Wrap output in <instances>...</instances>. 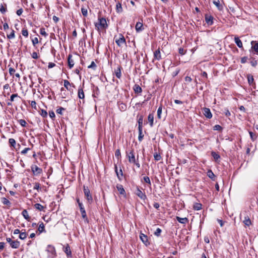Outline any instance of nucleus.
I'll return each instance as SVG.
<instances>
[{
	"label": "nucleus",
	"mask_w": 258,
	"mask_h": 258,
	"mask_svg": "<svg viewBox=\"0 0 258 258\" xmlns=\"http://www.w3.org/2000/svg\"><path fill=\"white\" fill-rule=\"evenodd\" d=\"M252 48L256 53H258V42L255 43V44L252 46Z\"/></svg>",
	"instance_id": "nucleus-64"
},
{
	"label": "nucleus",
	"mask_w": 258,
	"mask_h": 258,
	"mask_svg": "<svg viewBox=\"0 0 258 258\" xmlns=\"http://www.w3.org/2000/svg\"><path fill=\"white\" fill-rule=\"evenodd\" d=\"M34 207L40 211H42L44 209V207L39 203L35 204L34 205Z\"/></svg>",
	"instance_id": "nucleus-35"
},
{
	"label": "nucleus",
	"mask_w": 258,
	"mask_h": 258,
	"mask_svg": "<svg viewBox=\"0 0 258 258\" xmlns=\"http://www.w3.org/2000/svg\"><path fill=\"white\" fill-rule=\"evenodd\" d=\"M9 143L10 144L11 146H12L14 148L15 147L16 143V141L14 139H13V138L9 139Z\"/></svg>",
	"instance_id": "nucleus-39"
},
{
	"label": "nucleus",
	"mask_w": 258,
	"mask_h": 258,
	"mask_svg": "<svg viewBox=\"0 0 258 258\" xmlns=\"http://www.w3.org/2000/svg\"><path fill=\"white\" fill-rule=\"evenodd\" d=\"M40 183H38V182H35V183H34V187H33V189H36V190H38H38H39V188H40Z\"/></svg>",
	"instance_id": "nucleus-57"
},
{
	"label": "nucleus",
	"mask_w": 258,
	"mask_h": 258,
	"mask_svg": "<svg viewBox=\"0 0 258 258\" xmlns=\"http://www.w3.org/2000/svg\"><path fill=\"white\" fill-rule=\"evenodd\" d=\"M140 238L143 243H144L146 246H148L150 244L148 236L146 235L141 233L140 234Z\"/></svg>",
	"instance_id": "nucleus-9"
},
{
	"label": "nucleus",
	"mask_w": 258,
	"mask_h": 258,
	"mask_svg": "<svg viewBox=\"0 0 258 258\" xmlns=\"http://www.w3.org/2000/svg\"><path fill=\"white\" fill-rule=\"evenodd\" d=\"M116 10L118 13H120L122 12V8L121 3L118 2L116 5Z\"/></svg>",
	"instance_id": "nucleus-32"
},
{
	"label": "nucleus",
	"mask_w": 258,
	"mask_h": 258,
	"mask_svg": "<svg viewBox=\"0 0 258 258\" xmlns=\"http://www.w3.org/2000/svg\"><path fill=\"white\" fill-rule=\"evenodd\" d=\"M202 208V205L200 203H196L193 205V209L195 210L199 211Z\"/></svg>",
	"instance_id": "nucleus-29"
},
{
	"label": "nucleus",
	"mask_w": 258,
	"mask_h": 258,
	"mask_svg": "<svg viewBox=\"0 0 258 258\" xmlns=\"http://www.w3.org/2000/svg\"><path fill=\"white\" fill-rule=\"evenodd\" d=\"M38 230L40 233L45 232L44 225L43 222H41V223L39 224Z\"/></svg>",
	"instance_id": "nucleus-36"
},
{
	"label": "nucleus",
	"mask_w": 258,
	"mask_h": 258,
	"mask_svg": "<svg viewBox=\"0 0 258 258\" xmlns=\"http://www.w3.org/2000/svg\"><path fill=\"white\" fill-rule=\"evenodd\" d=\"M211 155L213 157L215 161H217L218 160L220 159V155L214 151H212L211 152Z\"/></svg>",
	"instance_id": "nucleus-31"
},
{
	"label": "nucleus",
	"mask_w": 258,
	"mask_h": 258,
	"mask_svg": "<svg viewBox=\"0 0 258 258\" xmlns=\"http://www.w3.org/2000/svg\"><path fill=\"white\" fill-rule=\"evenodd\" d=\"M33 45L35 46L36 44L38 43V40L37 37L34 38L32 40Z\"/></svg>",
	"instance_id": "nucleus-62"
},
{
	"label": "nucleus",
	"mask_w": 258,
	"mask_h": 258,
	"mask_svg": "<svg viewBox=\"0 0 258 258\" xmlns=\"http://www.w3.org/2000/svg\"><path fill=\"white\" fill-rule=\"evenodd\" d=\"M30 105L33 108H34L35 109H37L36 103L35 101H31L30 102Z\"/></svg>",
	"instance_id": "nucleus-60"
},
{
	"label": "nucleus",
	"mask_w": 258,
	"mask_h": 258,
	"mask_svg": "<svg viewBox=\"0 0 258 258\" xmlns=\"http://www.w3.org/2000/svg\"><path fill=\"white\" fill-rule=\"evenodd\" d=\"M64 110H65V108H63L62 107H59V108H58L56 109V112L57 114H62V111H64Z\"/></svg>",
	"instance_id": "nucleus-56"
},
{
	"label": "nucleus",
	"mask_w": 258,
	"mask_h": 258,
	"mask_svg": "<svg viewBox=\"0 0 258 258\" xmlns=\"http://www.w3.org/2000/svg\"><path fill=\"white\" fill-rule=\"evenodd\" d=\"M31 56L34 59H37L38 58V56L36 52H33L31 54Z\"/></svg>",
	"instance_id": "nucleus-63"
},
{
	"label": "nucleus",
	"mask_w": 258,
	"mask_h": 258,
	"mask_svg": "<svg viewBox=\"0 0 258 258\" xmlns=\"http://www.w3.org/2000/svg\"><path fill=\"white\" fill-rule=\"evenodd\" d=\"M3 203L4 205H8L10 204V202L7 199L4 198L3 199Z\"/></svg>",
	"instance_id": "nucleus-61"
},
{
	"label": "nucleus",
	"mask_w": 258,
	"mask_h": 258,
	"mask_svg": "<svg viewBox=\"0 0 258 258\" xmlns=\"http://www.w3.org/2000/svg\"><path fill=\"white\" fill-rule=\"evenodd\" d=\"M154 57L156 59L158 60H159L161 59V52L159 48L155 51L154 52Z\"/></svg>",
	"instance_id": "nucleus-19"
},
{
	"label": "nucleus",
	"mask_w": 258,
	"mask_h": 258,
	"mask_svg": "<svg viewBox=\"0 0 258 258\" xmlns=\"http://www.w3.org/2000/svg\"><path fill=\"white\" fill-rule=\"evenodd\" d=\"M119 38L115 40V42L119 47H120L122 44H126V40L122 34H119Z\"/></svg>",
	"instance_id": "nucleus-5"
},
{
	"label": "nucleus",
	"mask_w": 258,
	"mask_h": 258,
	"mask_svg": "<svg viewBox=\"0 0 258 258\" xmlns=\"http://www.w3.org/2000/svg\"><path fill=\"white\" fill-rule=\"evenodd\" d=\"M15 36V31L13 29L11 30V32L9 34H7V38L9 39L14 38Z\"/></svg>",
	"instance_id": "nucleus-40"
},
{
	"label": "nucleus",
	"mask_w": 258,
	"mask_h": 258,
	"mask_svg": "<svg viewBox=\"0 0 258 258\" xmlns=\"http://www.w3.org/2000/svg\"><path fill=\"white\" fill-rule=\"evenodd\" d=\"M18 122L22 126H23V127L26 126L27 123L24 119H19L18 120Z\"/></svg>",
	"instance_id": "nucleus-51"
},
{
	"label": "nucleus",
	"mask_w": 258,
	"mask_h": 258,
	"mask_svg": "<svg viewBox=\"0 0 258 258\" xmlns=\"http://www.w3.org/2000/svg\"><path fill=\"white\" fill-rule=\"evenodd\" d=\"M176 220L177 221L181 224H185L188 222V220L187 218H180L179 217H176Z\"/></svg>",
	"instance_id": "nucleus-28"
},
{
	"label": "nucleus",
	"mask_w": 258,
	"mask_h": 258,
	"mask_svg": "<svg viewBox=\"0 0 258 258\" xmlns=\"http://www.w3.org/2000/svg\"><path fill=\"white\" fill-rule=\"evenodd\" d=\"M133 90L135 93L141 95L142 92V88L138 84H135L133 87Z\"/></svg>",
	"instance_id": "nucleus-16"
},
{
	"label": "nucleus",
	"mask_w": 258,
	"mask_h": 258,
	"mask_svg": "<svg viewBox=\"0 0 258 258\" xmlns=\"http://www.w3.org/2000/svg\"><path fill=\"white\" fill-rule=\"evenodd\" d=\"M84 86V84L83 85ZM78 97L80 99H84L85 98V94L83 91V87L80 86L78 90Z\"/></svg>",
	"instance_id": "nucleus-11"
},
{
	"label": "nucleus",
	"mask_w": 258,
	"mask_h": 258,
	"mask_svg": "<svg viewBox=\"0 0 258 258\" xmlns=\"http://www.w3.org/2000/svg\"><path fill=\"white\" fill-rule=\"evenodd\" d=\"M162 111V105H160L157 110V117L159 119L161 118V115Z\"/></svg>",
	"instance_id": "nucleus-38"
},
{
	"label": "nucleus",
	"mask_w": 258,
	"mask_h": 258,
	"mask_svg": "<svg viewBox=\"0 0 258 258\" xmlns=\"http://www.w3.org/2000/svg\"><path fill=\"white\" fill-rule=\"evenodd\" d=\"M80 210V212H81L82 218L84 219L85 221L88 222L89 221H88V219L87 217V214H86V212L85 208H81Z\"/></svg>",
	"instance_id": "nucleus-20"
},
{
	"label": "nucleus",
	"mask_w": 258,
	"mask_h": 258,
	"mask_svg": "<svg viewBox=\"0 0 258 258\" xmlns=\"http://www.w3.org/2000/svg\"><path fill=\"white\" fill-rule=\"evenodd\" d=\"M139 130V137L138 140L140 142H141L143 139L144 135L142 133V129H138Z\"/></svg>",
	"instance_id": "nucleus-43"
},
{
	"label": "nucleus",
	"mask_w": 258,
	"mask_h": 258,
	"mask_svg": "<svg viewBox=\"0 0 258 258\" xmlns=\"http://www.w3.org/2000/svg\"><path fill=\"white\" fill-rule=\"evenodd\" d=\"M60 95L61 96V98L63 99H65L67 98L68 93L67 92V90L64 89V88H61L60 89Z\"/></svg>",
	"instance_id": "nucleus-33"
},
{
	"label": "nucleus",
	"mask_w": 258,
	"mask_h": 258,
	"mask_svg": "<svg viewBox=\"0 0 258 258\" xmlns=\"http://www.w3.org/2000/svg\"><path fill=\"white\" fill-rule=\"evenodd\" d=\"M115 156L118 159H119L121 158V153L119 149H117L115 152Z\"/></svg>",
	"instance_id": "nucleus-50"
},
{
	"label": "nucleus",
	"mask_w": 258,
	"mask_h": 258,
	"mask_svg": "<svg viewBox=\"0 0 258 258\" xmlns=\"http://www.w3.org/2000/svg\"><path fill=\"white\" fill-rule=\"evenodd\" d=\"M118 106L119 110L121 111H125L126 109L127 106L125 103L122 102H118Z\"/></svg>",
	"instance_id": "nucleus-27"
},
{
	"label": "nucleus",
	"mask_w": 258,
	"mask_h": 258,
	"mask_svg": "<svg viewBox=\"0 0 258 258\" xmlns=\"http://www.w3.org/2000/svg\"><path fill=\"white\" fill-rule=\"evenodd\" d=\"M234 41L239 48H242V43L238 37H235Z\"/></svg>",
	"instance_id": "nucleus-25"
},
{
	"label": "nucleus",
	"mask_w": 258,
	"mask_h": 258,
	"mask_svg": "<svg viewBox=\"0 0 258 258\" xmlns=\"http://www.w3.org/2000/svg\"><path fill=\"white\" fill-rule=\"evenodd\" d=\"M126 154H127V157L128 158V162L130 163H132L133 162H135V161H136L137 159H136V157H135L134 150L132 149V150H131L128 153H127L126 152Z\"/></svg>",
	"instance_id": "nucleus-6"
},
{
	"label": "nucleus",
	"mask_w": 258,
	"mask_h": 258,
	"mask_svg": "<svg viewBox=\"0 0 258 258\" xmlns=\"http://www.w3.org/2000/svg\"><path fill=\"white\" fill-rule=\"evenodd\" d=\"M64 252L68 256H71L72 252L69 246L65 248Z\"/></svg>",
	"instance_id": "nucleus-47"
},
{
	"label": "nucleus",
	"mask_w": 258,
	"mask_h": 258,
	"mask_svg": "<svg viewBox=\"0 0 258 258\" xmlns=\"http://www.w3.org/2000/svg\"><path fill=\"white\" fill-rule=\"evenodd\" d=\"M144 181L147 183L149 186L151 185V182L150 178L148 176H144L143 177Z\"/></svg>",
	"instance_id": "nucleus-45"
},
{
	"label": "nucleus",
	"mask_w": 258,
	"mask_h": 258,
	"mask_svg": "<svg viewBox=\"0 0 258 258\" xmlns=\"http://www.w3.org/2000/svg\"><path fill=\"white\" fill-rule=\"evenodd\" d=\"M207 176L210 178L212 180H215V175L214 174V173L213 172V171H212V170L211 169H209L207 172Z\"/></svg>",
	"instance_id": "nucleus-21"
},
{
	"label": "nucleus",
	"mask_w": 258,
	"mask_h": 258,
	"mask_svg": "<svg viewBox=\"0 0 258 258\" xmlns=\"http://www.w3.org/2000/svg\"><path fill=\"white\" fill-rule=\"evenodd\" d=\"M0 12L2 14H5L7 12V5L6 4L0 5Z\"/></svg>",
	"instance_id": "nucleus-34"
},
{
	"label": "nucleus",
	"mask_w": 258,
	"mask_h": 258,
	"mask_svg": "<svg viewBox=\"0 0 258 258\" xmlns=\"http://www.w3.org/2000/svg\"><path fill=\"white\" fill-rule=\"evenodd\" d=\"M46 250L48 252V257L52 258L56 255L55 249L53 246L48 245Z\"/></svg>",
	"instance_id": "nucleus-3"
},
{
	"label": "nucleus",
	"mask_w": 258,
	"mask_h": 258,
	"mask_svg": "<svg viewBox=\"0 0 258 258\" xmlns=\"http://www.w3.org/2000/svg\"><path fill=\"white\" fill-rule=\"evenodd\" d=\"M99 23H96L95 26L96 29L99 31L100 29H105L108 25L106 23V19L104 18H99Z\"/></svg>",
	"instance_id": "nucleus-1"
},
{
	"label": "nucleus",
	"mask_w": 258,
	"mask_h": 258,
	"mask_svg": "<svg viewBox=\"0 0 258 258\" xmlns=\"http://www.w3.org/2000/svg\"><path fill=\"white\" fill-rule=\"evenodd\" d=\"M88 68L89 69H92L93 70H95L96 69V68H97V66L96 64H95V63L94 62V61H92L90 64V65H89L88 67Z\"/></svg>",
	"instance_id": "nucleus-48"
},
{
	"label": "nucleus",
	"mask_w": 258,
	"mask_h": 258,
	"mask_svg": "<svg viewBox=\"0 0 258 258\" xmlns=\"http://www.w3.org/2000/svg\"><path fill=\"white\" fill-rule=\"evenodd\" d=\"M243 222L244 224L247 226H249L251 224V221L248 217H245Z\"/></svg>",
	"instance_id": "nucleus-44"
},
{
	"label": "nucleus",
	"mask_w": 258,
	"mask_h": 258,
	"mask_svg": "<svg viewBox=\"0 0 258 258\" xmlns=\"http://www.w3.org/2000/svg\"><path fill=\"white\" fill-rule=\"evenodd\" d=\"M71 84L69 81L65 80H64V87L69 91H71V88L69 86H71Z\"/></svg>",
	"instance_id": "nucleus-37"
},
{
	"label": "nucleus",
	"mask_w": 258,
	"mask_h": 258,
	"mask_svg": "<svg viewBox=\"0 0 258 258\" xmlns=\"http://www.w3.org/2000/svg\"><path fill=\"white\" fill-rule=\"evenodd\" d=\"M121 67L120 66H118L117 69L114 71L115 75L118 79H120L121 77Z\"/></svg>",
	"instance_id": "nucleus-17"
},
{
	"label": "nucleus",
	"mask_w": 258,
	"mask_h": 258,
	"mask_svg": "<svg viewBox=\"0 0 258 258\" xmlns=\"http://www.w3.org/2000/svg\"><path fill=\"white\" fill-rule=\"evenodd\" d=\"M135 194L142 200L144 201L147 199V196L145 193L142 191L138 187H137Z\"/></svg>",
	"instance_id": "nucleus-7"
},
{
	"label": "nucleus",
	"mask_w": 258,
	"mask_h": 258,
	"mask_svg": "<svg viewBox=\"0 0 258 258\" xmlns=\"http://www.w3.org/2000/svg\"><path fill=\"white\" fill-rule=\"evenodd\" d=\"M143 116L142 115L138 117V129H143Z\"/></svg>",
	"instance_id": "nucleus-24"
},
{
	"label": "nucleus",
	"mask_w": 258,
	"mask_h": 258,
	"mask_svg": "<svg viewBox=\"0 0 258 258\" xmlns=\"http://www.w3.org/2000/svg\"><path fill=\"white\" fill-rule=\"evenodd\" d=\"M21 97L18 95V94H12L10 99V101L11 102H14L15 101H17L18 99H20Z\"/></svg>",
	"instance_id": "nucleus-22"
},
{
	"label": "nucleus",
	"mask_w": 258,
	"mask_h": 258,
	"mask_svg": "<svg viewBox=\"0 0 258 258\" xmlns=\"http://www.w3.org/2000/svg\"><path fill=\"white\" fill-rule=\"evenodd\" d=\"M40 33L41 35L44 36V37H46L48 34L45 31V29L44 28H41L40 29Z\"/></svg>",
	"instance_id": "nucleus-46"
},
{
	"label": "nucleus",
	"mask_w": 258,
	"mask_h": 258,
	"mask_svg": "<svg viewBox=\"0 0 258 258\" xmlns=\"http://www.w3.org/2000/svg\"><path fill=\"white\" fill-rule=\"evenodd\" d=\"M205 21L209 25H212L213 24V19L214 18L211 15H209L208 14H206L205 16Z\"/></svg>",
	"instance_id": "nucleus-12"
},
{
	"label": "nucleus",
	"mask_w": 258,
	"mask_h": 258,
	"mask_svg": "<svg viewBox=\"0 0 258 258\" xmlns=\"http://www.w3.org/2000/svg\"><path fill=\"white\" fill-rule=\"evenodd\" d=\"M22 214L26 220H27L28 221H30V217H29L28 212L26 210H24L22 212Z\"/></svg>",
	"instance_id": "nucleus-30"
},
{
	"label": "nucleus",
	"mask_w": 258,
	"mask_h": 258,
	"mask_svg": "<svg viewBox=\"0 0 258 258\" xmlns=\"http://www.w3.org/2000/svg\"><path fill=\"white\" fill-rule=\"evenodd\" d=\"M213 130L215 131H221L222 130V127L221 125L217 124L213 127Z\"/></svg>",
	"instance_id": "nucleus-53"
},
{
	"label": "nucleus",
	"mask_w": 258,
	"mask_h": 258,
	"mask_svg": "<svg viewBox=\"0 0 258 258\" xmlns=\"http://www.w3.org/2000/svg\"><path fill=\"white\" fill-rule=\"evenodd\" d=\"M161 232H162L161 229L159 228H158L155 231L154 234L156 236L159 237L160 235Z\"/></svg>",
	"instance_id": "nucleus-52"
},
{
	"label": "nucleus",
	"mask_w": 258,
	"mask_h": 258,
	"mask_svg": "<svg viewBox=\"0 0 258 258\" xmlns=\"http://www.w3.org/2000/svg\"><path fill=\"white\" fill-rule=\"evenodd\" d=\"M81 12H82V15L86 17L87 16V15H88V11H87V9L84 8H81Z\"/></svg>",
	"instance_id": "nucleus-54"
},
{
	"label": "nucleus",
	"mask_w": 258,
	"mask_h": 258,
	"mask_svg": "<svg viewBox=\"0 0 258 258\" xmlns=\"http://www.w3.org/2000/svg\"><path fill=\"white\" fill-rule=\"evenodd\" d=\"M148 119L149 120L150 125L151 127L153 126L154 121V114L153 113H150L148 116Z\"/></svg>",
	"instance_id": "nucleus-26"
},
{
	"label": "nucleus",
	"mask_w": 258,
	"mask_h": 258,
	"mask_svg": "<svg viewBox=\"0 0 258 258\" xmlns=\"http://www.w3.org/2000/svg\"><path fill=\"white\" fill-rule=\"evenodd\" d=\"M6 240L8 243H9L10 246L12 248H14V249L18 248L20 245V243L18 240H12L11 238L7 237Z\"/></svg>",
	"instance_id": "nucleus-2"
},
{
	"label": "nucleus",
	"mask_w": 258,
	"mask_h": 258,
	"mask_svg": "<svg viewBox=\"0 0 258 258\" xmlns=\"http://www.w3.org/2000/svg\"><path fill=\"white\" fill-rule=\"evenodd\" d=\"M83 190L84 192V195L86 197L87 201L91 203L93 202V198L90 194V190L87 186H84Z\"/></svg>",
	"instance_id": "nucleus-4"
},
{
	"label": "nucleus",
	"mask_w": 258,
	"mask_h": 258,
	"mask_svg": "<svg viewBox=\"0 0 258 258\" xmlns=\"http://www.w3.org/2000/svg\"><path fill=\"white\" fill-rule=\"evenodd\" d=\"M27 234L26 232H21L20 233L19 237L20 239H21L22 240H24V239H25L27 237Z\"/></svg>",
	"instance_id": "nucleus-41"
},
{
	"label": "nucleus",
	"mask_w": 258,
	"mask_h": 258,
	"mask_svg": "<svg viewBox=\"0 0 258 258\" xmlns=\"http://www.w3.org/2000/svg\"><path fill=\"white\" fill-rule=\"evenodd\" d=\"M143 23L140 22H138L136 23L135 29L137 32H141L143 30L144 28H143Z\"/></svg>",
	"instance_id": "nucleus-18"
},
{
	"label": "nucleus",
	"mask_w": 258,
	"mask_h": 258,
	"mask_svg": "<svg viewBox=\"0 0 258 258\" xmlns=\"http://www.w3.org/2000/svg\"><path fill=\"white\" fill-rule=\"evenodd\" d=\"M40 115L43 117H46L47 116V111L46 110H45L44 109H41V110Z\"/></svg>",
	"instance_id": "nucleus-55"
},
{
	"label": "nucleus",
	"mask_w": 258,
	"mask_h": 258,
	"mask_svg": "<svg viewBox=\"0 0 258 258\" xmlns=\"http://www.w3.org/2000/svg\"><path fill=\"white\" fill-rule=\"evenodd\" d=\"M203 114L207 118L210 119L212 117V114L210 109L208 108L205 107L203 108Z\"/></svg>",
	"instance_id": "nucleus-10"
},
{
	"label": "nucleus",
	"mask_w": 258,
	"mask_h": 258,
	"mask_svg": "<svg viewBox=\"0 0 258 258\" xmlns=\"http://www.w3.org/2000/svg\"><path fill=\"white\" fill-rule=\"evenodd\" d=\"M68 63L70 69L72 68L74 66V60L72 59V55L70 54L68 56Z\"/></svg>",
	"instance_id": "nucleus-15"
},
{
	"label": "nucleus",
	"mask_w": 258,
	"mask_h": 258,
	"mask_svg": "<svg viewBox=\"0 0 258 258\" xmlns=\"http://www.w3.org/2000/svg\"><path fill=\"white\" fill-rule=\"evenodd\" d=\"M154 158L156 161H159L161 159V156L160 153H158L157 152L154 154Z\"/></svg>",
	"instance_id": "nucleus-42"
},
{
	"label": "nucleus",
	"mask_w": 258,
	"mask_h": 258,
	"mask_svg": "<svg viewBox=\"0 0 258 258\" xmlns=\"http://www.w3.org/2000/svg\"><path fill=\"white\" fill-rule=\"evenodd\" d=\"M213 4L217 7L219 10H222L223 9V6L222 4H221L219 0L214 1Z\"/></svg>",
	"instance_id": "nucleus-23"
},
{
	"label": "nucleus",
	"mask_w": 258,
	"mask_h": 258,
	"mask_svg": "<svg viewBox=\"0 0 258 258\" xmlns=\"http://www.w3.org/2000/svg\"><path fill=\"white\" fill-rule=\"evenodd\" d=\"M31 168L34 175H38L42 173V169L38 167L37 165H32Z\"/></svg>",
	"instance_id": "nucleus-8"
},
{
	"label": "nucleus",
	"mask_w": 258,
	"mask_h": 258,
	"mask_svg": "<svg viewBox=\"0 0 258 258\" xmlns=\"http://www.w3.org/2000/svg\"><path fill=\"white\" fill-rule=\"evenodd\" d=\"M116 188L120 195H123L124 196H126L125 191L121 184H117Z\"/></svg>",
	"instance_id": "nucleus-14"
},
{
	"label": "nucleus",
	"mask_w": 258,
	"mask_h": 258,
	"mask_svg": "<svg viewBox=\"0 0 258 258\" xmlns=\"http://www.w3.org/2000/svg\"><path fill=\"white\" fill-rule=\"evenodd\" d=\"M178 52L181 55H184L186 51L183 48L180 47L178 49Z\"/></svg>",
	"instance_id": "nucleus-59"
},
{
	"label": "nucleus",
	"mask_w": 258,
	"mask_h": 258,
	"mask_svg": "<svg viewBox=\"0 0 258 258\" xmlns=\"http://www.w3.org/2000/svg\"><path fill=\"white\" fill-rule=\"evenodd\" d=\"M22 34L26 37H27L28 36V31L27 29L26 28H23L22 30Z\"/></svg>",
	"instance_id": "nucleus-49"
},
{
	"label": "nucleus",
	"mask_w": 258,
	"mask_h": 258,
	"mask_svg": "<svg viewBox=\"0 0 258 258\" xmlns=\"http://www.w3.org/2000/svg\"><path fill=\"white\" fill-rule=\"evenodd\" d=\"M115 172L116 174L117 178L119 181L122 180V177L123 176V172L121 169H120L119 172L118 171L117 167L116 165H115L114 167Z\"/></svg>",
	"instance_id": "nucleus-13"
},
{
	"label": "nucleus",
	"mask_w": 258,
	"mask_h": 258,
	"mask_svg": "<svg viewBox=\"0 0 258 258\" xmlns=\"http://www.w3.org/2000/svg\"><path fill=\"white\" fill-rule=\"evenodd\" d=\"M31 150V148H25L24 150H23L21 152V154H23V155H25L26 154L27 152L29 150Z\"/></svg>",
	"instance_id": "nucleus-58"
}]
</instances>
